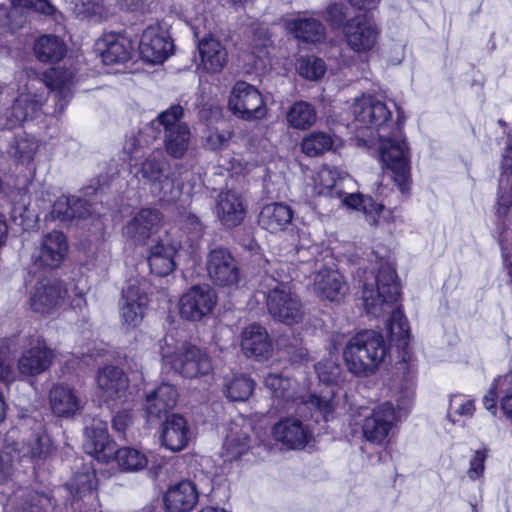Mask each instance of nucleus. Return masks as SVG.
Wrapping results in <instances>:
<instances>
[{"label": "nucleus", "mask_w": 512, "mask_h": 512, "mask_svg": "<svg viewBox=\"0 0 512 512\" xmlns=\"http://www.w3.org/2000/svg\"><path fill=\"white\" fill-rule=\"evenodd\" d=\"M148 288L146 280L133 279L123 289L120 309L126 329H135L142 323L149 303Z\"/></svg>", "instance_id": "6e6552de"}, {"label": "nucleus", "mask_w": 512, "mask_h": 512, "mask_svg": "<svg viewBox=\"0 0 512 512\" xmlns=\"http://www.w3.org/2000/svg\"><path fill=\"white\" fill-rule=\"evenodd\" d=\"M181 229L188 234L192 240L200 239L205 231V225L195 214H187L181 220Z\"/></svg>", "instance_id": "864d4df0"}, {"label": "nucleus", "mask_w": 512, "mask_h": 512, "mask_svg": "<svg viewBox=\"0 0 512 512\" xmlns=\"http://www.w3.org/2000/svg\"><path fill=\"white\" fill-rule=\"evenodd\" d=\"M241 348L247 357L260 361L268 359L272 354V342L266 329L255 323L243 329Z\"/></svg>", "instance_id": "393cba45"}, {"label": "nucleus", "mask_w": 512, "mask_h": 512, "mask_svg": "<svg viewBox=\"0 0 512 512\" xmlns=\"http://www.w3.org/2000/svg\"><path fill=\"white\" fill-rule=\"evenodd\" d=\"M273 436L287 449L303 448L311 438V432L297 418L280 420L273 427Z\"/></svg>", "instance_id": "a878e982"}, {"label": "nucleus", "mask_w": 512, "mask_h": 512, "mask_svg": "<svg viewBox=\"0 0 512 512\" xmlns=\"http://www.w3.org/2000/svg\"><path fill=\"white\" fill-rule=\"evenodd\" d=\"M297 70L300 76L308 80H317L325 74L326 65L321 58L306 56L298 60Z\"/></svg>", "instance_id": "de8ad7c7"}, {"label": "nucleus", "mask_w": 512, "mask_h": 512, "mask_svg": "<svg viewBox=\"0 0 512 512\" xmlns=\"http://www.w3.org/2000/svg\"><path fill=\"white\" fill-rule=\"evenodd\" d=\"M163 226V215L157 209L139 210L124 227V234L135 244L146 242Z\"/></svg>", "instance_id": "dca6fc26"}, {"label": "nucleus", "mask_w": 512, "mask_h": 512, "mask_svg": "<svg viewBox=\"0 0 512 512\" xmlns=\"http://www.w3.org/2000/svg\"><path fill=\"white\" fill-rule=\"evenodd\" d=\"M205 269L208 278L217 286L232 287L240 281L237 262L226 248L211 249L206 256Z\"/></svg>", "instance_id": "f8f14e48"}, {"label": "nucleus", "mask_w": 512, "mask_h": 512, "mask_svg": "<svg viewBox=\"0 0 512 512\" xmlns=\"http://www.w3.org/2000/svg\"><path fill=\"white\" fill-rule=\"evenodd\" d=\"M255 383L252 379L239 375L225 384V394L231 401H246L252 394Z\"/></svg>", "instance_id": "a18cd8bd"}, {"label": "nucleus", "mask_w": 512, "mask_h": 512, "mask_svg": "<svg viewBox=\"0 0 512 512\" xmlns=\"http://www.w3.org/2000/svg\"><path fill=\"white\" fill-rule=\"evenodd\" d=\"M162 360L164 365L186 378L207 375L212 370L208 353L189 343H183L174 349L162 348Z\"/></svg>", "instance_id": "423d86ee"}, {"label": "nucleus", "mask_w": 512, "mask_h": 512, "mask_svg": "<svg viewBox=\"0 0 512 512\" xmlns=\"http://www.w3.org/2000/svg\"><path fill=\"white\" fill-rule=\"evenodd\" d=\"M89 213L87 202L76 194H61L55 201L51 217L60 221L83 218Z\"/></svg>", "instance_id": "f704fd0d"}, {"label": "nucleus", "mask_w": 512, "mask_h": 512, "mask_svg": "<svg viewBox=\"0 0 512 512\" xmlns=\"http://www.w3.org/2000/svg\"><path fill=\"white\" fill-rule=\"evenodd\" d=\"M50 406L58 417H71L80 412L86 403L77 390L66 384L54 385L49 393Z\"/></svg>", "instance_id": "4be33fe9"}, {"label": "nucleus", "mask_w": 512, "mask_h": 512, "mask_svg": "<svg viewBox=\"0 0 512 512\" xmlns=\"http://www.w3.org/2000/svg\"><path fill=\"white\" fill-rule=\"evenodd\" d=\"M97 385L106 401H123L126 399L128 378L117 367L107 366L101 369L97 375Z\"/></svg>", "instance_id": "cd10ccee"}, {"label": "nucleus", "mask_w": 512, "mask_h": 512, "mask_svg": "<svg viewBox=\"0 0 512 512\" xmlns=\"http://www.w3.org/2000/svg\"><path fill=\"white\" fill-rule=\"evenodd\" d=\"M250 447V437L247 431L235 426L230 429L224 442L228 460H237Z\"/></svg>", "instance_id": "79ce46f5"}, {"label": "nucleus", "mask_w": 512, "mask_h": 512, "mask_svg": "<svg viewBox=\"0 0 512 512\" xmlns=\"http://www.w3.org/2000/svg\"><path fill=\"white\" fill-rule=\"evenodd\" d=\"M228 105L234 115L247 121L262 119L267 114V107L260 91L244 81L234 85Z\"/></svg>", "instance_id": "9d476101"}, {"label": "nucleus", "mask_w": 512, "mask_h": 512, "mask_svg": "<svg viewBox=\"0 0 512 512\" xmlns=\"http://www.w3.org/2000/svg\"><path fill=\"white\" fill-rule=\"evenodd\" d=\"M380 158L391 171L394 182L401 192L410 189V158L406 141L400 131L392 137L379 133Z\"/></svg>", "instance_id": "0eeeda50"}, {"label": "nucleus", "mask_w": 512, "mask_h": 512, "mask_svg": "<svg viewBox=\"0 0 512 512\" xmlns=\"http://www.w3.org/2000/svg\"><path fill=\"white\" fill-rule=\"evenodd\" d=\"M266 295L269 314L274 320L286 325L297 324L304 316L299 297L293 293L287 283L278 282L273 277H265L261 283Z\"/></svg>", "instance_id": "39448f33"}, {"label": "nucleus", "mask_w": 512, "mask_h": 512, "mask_svg": "<svg viewBox=\"0 0 512 512\" xmlns=\"http://www.w3.org/2000/svg\"><path fill=\"white\" fill-rule=\"evenodd\" d=\"M287 27L297 39L307 43H320L326 37L325 26L314 17L294 18L288 21Z\"/></svg>", "instance_id": "72a5a7b5"}, {"label": "nucleus", "mask_w": 512, "mask_h": 512, "mask_svg": "<svg viewBox=\"0 0 512 512\" xmlns=\"http://www.w3.org/2000/svg\"><path fill=\"white\" fill-rule=\"evenodd\" d=\"M474 411H475L474 402L472 400H468V401L460 404L456 408L455 413H457L460 416L471 417V416H473Z\"/></svg>", "instance_id": "338daca9"}, {"label": "nucleus", "mask_w": 512, "mask_h": 512, "mask_svg": "<svg viewBox=\"0 0 512 512\" xmlns=\"http://www.w3.org/2000/svg\"><path fill=\"white\" fill-rule=\"evenodd\" d=\"M90 188L93 189L94 192H98L100 190H104L108 187V176L100 175L97 179L92 180Z\"/></svg>", "instance_id": "774afa93"}, {"label": "nucleus", "mask_w": 512, "mask_h": 512, "mask_svg": "<svg viewBox=\"0 0 512 512\" xmlns=\"http://www.w3.org/2000/svg\"><path fill=\"white\" fill-rule=\"evenodd\" d=\"M173 43L158 26L147 27L139 41V52L148 63H162L172 53Z\"/></svg>", "instance_id": "aec40b11"}, {"label": "nucleus", "mask_w": 512, "mask_h": 512, "mask_svg": "<svg viewBox=\"0 0 512 512\" xmlns=\"http://www.w3.org/2000/svg\"><path fill=\"white\" fill-rule=\"evenodd\" d=\"M132 423V415L129 411H120L118 412L113 420H112V427L115 431L119 433H123L126 428Z\"/></svg>", "instance_id": "0e129e2a"}, {"label": "nucleus", "mask_w": 512, "mask_h": 512, "mask_svg": "<svg viewBox=\"0 0 512 512\" xmlns=\"http://www.w3.org/2000/svg\"><path fill=\"white\" fill-rule=\"evenodd\" d=\"M340 181L337 179V172L328 168L321 169L315 179V182L319 185L318 192L331 191L333 189H336V192H342V189L339 188Z\"/></svg>", "instance_id": "5fc2aeb1"}, {"label": "nucleus", "mask_w": 512, "mask_h": 512, "mask_svg": "<svg viewBox=\"0 0 512 512\" xmlns=\"http://www.w3.org/2000/svg\"><path fill=\"white\" fill-rule=\"evenodd\" d=\"M315 370L319 380L326 384V386L320 391L319 395H311L309 402L327 418L330 413L334 412L339 402L337 398L338 392L335 390V387L330 386V384L338 379L340 367L335 361L328 359L318 362L315 365Z\"/></svg>", "instance_id": "4468645a"}, {"label": "nucleus", "mask_w": 512, "mask_h": 512, "mask_svg": "<svg viewBox=\"0 0 512 512\" xmlns=\"http://www.w3.org/2000/svg\"><path fill=\"white\" fill-rule=\"evenodd\" d=\"M55 351L50 348L46 340L40 335H31L23 349L17 363L21 376L35 377L46 372L55 359Z\"/></svg>", "instance_id": "1a4fd4ad"}, {"label": "nucleus", "mask_w": 512, "mask_h": 512, "mask_svg": "<svg viewBox=\"0 0 512 512\" xmlns=\"http://www.w3.org/2000/svg\"><path fill=\"white\" fill-rule=\"evenodd\" d=\"M216 215L227 228L239 226L246 216V206L240 194H219Z\"/></svg>", "instance_id": "2f4dec72"}, {"label": "nucleus", "mask_w": 512, "mask_h": 512, "mask_svg": "<svg viewBox=\"0 0 512 512\" xmlns=\"http://www.w3.org/2000/svg\"><path fill=\"white\" fill-rule=\"evenodd\" d=\"M180 243L171 240L166 234L150 248L148 264L153 274L163 277L174 271L176 267L175 256Z\"/></svg>", "instance_id": "412c9836"}, {"label": "nucleus", "mask_w": 512, "mask_h": 512, "mask_svg": "<svg viewBox=\"0 0 512 512\" xmlns=\"http://www.w3.org/2000/svg\"><path fill=\"white\" fill-rule=\"evenodd\" d=\"M76 11L78 16L82 18H93L100 14L101 6L95 2L81 0V3L76 4Z\"/></svg>", "instance_id": "680f3d73"}, {"label": "nucleus", "mask_w": 512, "mask_h": 512, "mask_svg": "<svg viewBox=\"0 0 512 512\" xmlns=\"http://www.w3.org/2000/svg\"><path fill=\"white\" fill-rule=\"evenodd\" d=\"M397 412L390 402L375 407L363 420L362 435L370 443L382 445L397 421Z\"/></svg>", "instance_id": "ddd939ff"}, {"label": "nucleus", "mask_w": 512, "mask_h": 512, "mask_svg": "<svg viewBox=\"0 0 512 512\" xmlns=\"http://www.w3.org/2000/svg\"><path fill=\"white\" fill-rule=\"evenodd\" d=\"M498 394H501L499 391V387L497 384V379L494 380L491 388L487 392V394L483 397V404L485 408L490 411L492 414L496 413L497 409V398Z\"/></svg>", "instance_id": "e2e57ef3"}, {"label": "nucleus", "mask_w": 512, "mask_h": 512, "mask_svg": "<svg viewBox=\"0 0 512 512\" xmlns=\"http://www.w3.org/2000/svg\"><path fill=\"white\" fill-rule=\"evenodd\" d=\"M487 453L484 450L475 451L474 455L470 460V466L467 471V475L471 480H477L481 478L485 471V461Z\"/></svg>", "instance_id": "bf43d9fd"}, {"label": "nucleus", "mask_w": 512, "mask_h": 512, "mask_svg": "<svg viewBox=\"0 0 512 512\" xmlns=\"http://www.w3.org/2000/svg\"><path fill=\"white\" fill-rule=\"evenodd\" d=\"M11 472V458L8 454H0V482L5 480Z\"/></svg>", "instance_id": "69168bd1"}, {"label": "nucleus", "mask_w": 512, "mask_h": 512, "mask_svg": "<svg viewBox=\"0 0 512 512\" xmlns=\"http://www.w3.org/2000/svg\"><path fill=\"white\" fill-rule=\"evenodd\" d=\"M388 354L383 335L375 330H363L345 345L343 357L348 370L357 376L376 372Z\"/></svg>", "instance_id": "7ed1b4c3"}, {"label": "nucleus", "mask_w": 512, "mask_h": 512, "mask_svg": "<svg viewBox=\"0 0 512 512\" xmlns=\"http://www.w3.org/2000/svg\"><path fill=\"white\" fill-rule=\"evenodd\" d=\"M74 77L71 69H53L47 82L35 72H26V82L19 88L18 97L1 118L2 130L20 128L25 121L40 115L50 90L55 91L62 111L72 96Z\"/></svg>", "instance_id": "f257e3e1"}, {"label": "nucleus", "mask_w": 512, "mask_h": 512, "mask_svg": "<svg viewBox=\"0 0 512 512\" xmlns=\"http://www.w3.org/2000/svg\"><path fill=\"white\" fill-rule=\"evenodd\" d=\"M183 118L184 108L180 104H173L150 123L152 127L162 128L165 151L174 159H182L191 144V130Z\"/></svg>", "instance_id": "20e7f679"}, {"label": "nucleus", "mask_w": 512, "mask_h": 512, "mask_svg": "<svg viewBox=\"0 0 512 512\" xmlns=\"http://www.w3.org/2000/svg\"><path fill=\"white\" fill-rule=\"evenodd\" d=\"M68 253V241L60 231H52L43 236L38 250L34 253L35 264L40 267L57 268Z\"/></svg>", "instance_id": "6ab92c4d"}, {"label": "nucleus", "mask_w": 512, "mask_h": 512, "mask_svg": "<svg viewBox=\"0 0 512 512\" xmlns=\"http://www.w3.org/2000/svg\"><path fill=\"white\" fill-rule=\"evenodd\" d=\"M347 45L357 53L370 51L377 43L379 29L377 25L365 18L355 17L343 28Z\"/></svg>", "instance_id": "f3484780"}, {"label": "nucleus", "mask_w": 512, "mask_h": 512, "mask_svg": "<svg viewBox=\"0 0 512 512\" xmlns=\"http://www.w3.org/2000/svg\"><path fill=\"white\" fill-rule=\"evenodd\" d=\"M198 50L203 68L210 73L222 70L227 62V51L219 40L209 37L202 39Z\"/></svg>", "instance_id": "e433bc0d"}, {"label": "nucleus", "mask_w": 512, "mask_h": 512, "mask_svg": "<svg viewBox=\"0 0 512 512\" xmlns=\"http://www.w3.org/2000/svg\"><path fill=\"white\" fill-rule=\"evenodd\" d=\"M198 501L196 486L191 481H182L172 486L164 496L168 512H189Z\"/></svg>", "instance_id": "c756f323"}, {"label": "nucleus", "mask_w": 512, "mask_h": 512, "mask_svg": "<svg viewBox=\"0 0 512 512\" xmlns=\"http://www.w3.org/2000/svg\"><path fill=\"white\" fill-rule=\"evenodd\" d=\"M380 265L376 276L371 282H366L362 291L365 310L375 318L391 313L387 323L388 333L392 341L404 340L409 335L407 319L400 309L393 306L400 296V287L397 282L395 269L389 261V251L379 255Z\"/></svg>", "instance_id": "f03ea898"}, {"label": "nucleus", "mask_w": 512, "mask_h": 512, "mask_svg": "<svg viewBox=\"0 0 512 512\" xmlns=\"http://www.w3.org/2000/svg\"><path fill=\"white\" fill-rule=\"evenodd\" d=\"M232 136V132L228 128H209L206 136V145L211 150H219L225 148Z\"/></svg>", "instance_id": "603ef678"}, {"label": "nucleus", "mask_w": 512, "mask_h": 512, "mask_svg": "<svg viewBox=\"0 0 512 512\" xmlns=\"http://www.w3.org/2000/svg\"><path fill=\"white\" fill-rule=\"evenodd\" d=\"M500 393L503 395L500 407L505 416L512 420V372L497 378Z\"/></svg>", "instance_id": "8fccbe9b"}, {"label": "nucleus", "mask_w": 512, "mask_h": 512, "mask_svg": "<svg viewBox=\"0 0 512 512\" xmlns=\"http://www.w3.org/2000/svg\"><path fill=\"white\" fill-rule=\"evenodd\" d=\"M350 110L354 118L347 126L355 131L373 127L380 130L391 119V111L386 104L371 95L357 98Z\"/></svg>", "instance_id": "9b49d317"}, {"label": "nucleus", "mask_w": 512, "mask_h": 512, "mask_svg": "<svg viewBox=\"0 0 512 512\" xmlns=\"http://www.w3.org/2000/svg\"><path fill=\"white\" fill-rule=\"evenodd\" d=\"M116 444L110 439L104 423L94 422L86 429L85 448L97 460L109 463L115 453Z\"/></svg>", "instance_id": "bb28decb"}, {"label": "nucleus", "mask_w": 512, "mask_h": 512, "mask_svg": "<svg viewBox=\"0 0 512 512\" xmlns=\"http://www.w3.org/2000/svg\"><path fill=\"white\" fill-rule=\"evenodd\" d=\"M293 212L291 208L282 203H272L264 206L259 214V225L271 232L276 233L285 229L291 223Z\"/></svg>", "instance_id": "c9c22d12"}, {"label": "nucleus", "mask_w": 512, "mask_h": 512, "mask_svg": "<svg viewBox=\"0 0 512 512\" xmlns=\"http://www.w3.org/2000/svg\"><path fill=\"white\" fill-rule=\"evenodd\" d=\"M343 203L351 209L362 211L371 225L377 226L391 219V211L370 194H348Z\"/></svg>", "instance_id": "c85d7f7f"}, {"label": "nucleus", "mask_w": 512, "mask_h": 512, "mask_svg": "<svg viewBox=\"0 0 512 512\" xmlns=\"http://www.w3.org/2000/svg\"><path fill=\"white\" fill-rule=\"evenodd\" d=\"M346 6L343 3H332L325 10V20L332 28L338 29L344 25L346 20Z\"/></svg>", "instance_id": "6e6d98bb"}, {"label": "nucleus", "mask_w": 512, "mask_h": 512, "mask_svg": "<svg viewBox=\"0 0 512 512\" xmlns=\"http://www.w3.org/2000/svg\"><path fill=\"white\" fill-rule=\"evenodd\" d=\"M67 295V289L62 281L42 280L33 288L30 296V306L38 313H50L61 306Z\"/></svg>", "instance_id": "a211bd4d"}, {"label": "nucleus", "mask_w": 512, "mask_h": 512, "mask_svg": "<svg viewBox=\"0 0 512 512\" xmlns=\"http://www.w3.org/2000/svg\"><path fill=\"white\" fill-rule=\"evenodd\" d=\"M317 114L313 105L305 101H297L287 111L286 119L294 129L307 130L316 122Z\"/></svg>", "instance_id": "a19ab883"}, {"label": "nucleus", "mask_w": 512, "mask_h": 512, "mask_svg": "<svg viewBox=\"0 0 512 512\" xmlns=\"http://www.w3.org/2000/svg\"><path fill=\"white\" fill-rule=\"evenodd\" d=\"M13 8L10 15L17 12L34 10L45 15H51L54 7L47 0H10Z\"/></svg>", "instance_id": "3c124183"}, {"label": "nucleus", "mask_w": 512, "mask_h": 512, "mask_svg": "<svg viewBox=\"0 0 512 512\" xmlns=\"http://www.w3.org/2000/svg\"><path fill=\"white\" fill-rule=\"evenodd\" d=\"M102 61L106 65L123 63L129 60L134 49L133 42L122 34H104L96 43Z\"/></svg>", "instance_id": "b1692460"}, {"label": "nucleus", "mask_w": 512, "mask_h": 512, "mask_svg": "<svg viewBox=\"0 0 512 512\" xmlns=\"http://www.w3.org/2000/svg\"><path fill=\"white\" fill-rule=\"evenodd\" d=\"M94 478V474L88 471L77 474L71 482V487L80 497L91 494L94 489Z\"/></svg>", "instance_id": "4d7b16f0"}, {"label": "nucleus", "mask_w": 512, "mask_h": 512, "mask_svg": "<svg viewBox=\"0 0 512 512\" xmlns=\"http://www.w3.org/2000/svg\"><path fill=\"white\" fill-rule=\"evenodd\" d=\"M495 213L502 220L512 218V194H499L496 200Z\"/></svg>", "instance_id": "052dcab7"}, {"label": "nucleus", "mask_w": 512, "mask_h": 512, "mask_svg": "<svg viewBox=\"0 0 512 512\" xmlns=\"http://www.w3.org/2000/svg\"><path fill=\"white\" fill-rule=\"evenodd\" d=\"M265 386L270 390L275 398L276 407L284 408L285 404L297 401L296 387L297 383L289 378H284L280 374H268L265 378Z\"/></svg>", "instance_id": "4c0bfd02"}, {"label": "nucleus", "mask_w": 512, "mask_h": 512, "mask_svg": "<svg viewBox=\"0 0 512 512\" xmlns=\"http://www.w3.org/2000/svg\"><path fill=\"white\" fill-rule=\"evenodd\" d=\"M313 290L322 299L340 301L345 294V283L339 272L325 268L315 274Z\"/></svg>", "instance_id": "7c9ffc66"}, {"label": "nucleus", "mask_w": 512, "mask_h": 512, "mask_svg": "<svg viewBox=\"0 0 512 512\" xmlns=\"http://www.w3.org/2000/svg\"><path fill=\"white\" fill-rule=\"evenodd\" d=\"M34 52L39 61L54 63L64 57L66 46L64 42L55 35H43L35 41Z\"/></svg>", "instance_id": "ea45409f"}, {"label": "nucleus", "mask_w": 512, "mask_h": 512, "mask_svg": "<svg viewBox=\"0 0 512 512\" xmlns=\"http://www.w3.org/2000/svg\"><path fill=\"white\" fill-rule=\"evenodd\" d=\"M216 299L209 285L193 286L180 299V314L187 320H201L212 311Z\"/></svg>", "instance_id": "2eb2a0df"}, {"label": "nucleus", "mask_w": 512, "mask_h": 512, "mask_svg": "<svg viewBox=\"0 0 512 512\" xmlns=\"http://www.w3.org/2000/svg\"><path fill=\"white\" fill-rule=\"evenodd\" d=\"M167 161L161 153H153L142 163L139 173L142 179L156 183L163 176Z\"/></svg>", "instance_id": "49530a36"}, {"label": "nucleus", "mask_w": 512, "mask_h": 512, "mask_svg": "<svg viewBox=\"0 0 512 512\" xmlns=\"http://www.w3.org/2000/svg\"><path fill=\"white\" fill-rule=\"evenodd\" d=\"M499 189L502 192H512V140H509L501 162Z\"/></svg>", "instance_id": "09e8293b"}, {"label": "nucleus", "mask_w": 512, "mask_h": 512, "mask_svg": "<svg viewBox=\"0 0 512 512\" xmlns=\"http://www.w3.org/2000/svg\"><path fill=\"white\" fill-rule=\"evenodd\" d=\"M112 460H115L119 468L123 471H137L146 467L148 460L147 457L139 450L124 447L115 448Z\"/></svg>", "instance_id": "37998d69"}, {"label": "nucleus", "mask_w": 512, "mask_h": 512, "mask_svg": "<svg viewBox=\"0 0 512 512\" xmlns=\"http://www.w3.org/2000/svg\"><path fill=\"white\" fill-rule=\"evenodd\" d=\"M334 146V139L329 133L318 131L312 132L301 143V149L304 154L315 157L330 151Z\"/></svg>", "instance_id": "c03bdc74"}, {"label": "nucleus", "mask_w": 512, "mask_h": 512, "mask_svg": "<svg viewBox=\"0 0 512 512\" xmlns=\"http://www.w3.org/2000/svg\"><path fill=\"white\" fill-rule=\"evenodd\" d=\"M176 388L168 383H162L148 392L143 404L148 421H158L171 411L177 402Z\"/></svg>", "instance_id": "5701e85b"}, {"label": "nucleus", "mask_w": 512, "mask_h": 512, "mask_svg": "<svg viewBox=\"0 0 512 512\" xmlns=\"http://www.w3.org/2000/svg\"><path fill=\"white\" fill-rule=\"evenodd\" d=\"M189 437L187 421L181 415L174 414L164 422L161 440L167 449L173 452L182 450L188 444Z\"/></svg>", "instance_id": "473e14b6"}, {"label": "nucleus", "mask_w": 512, "mask_h": 512, "mask_svg": "<svg viewBox=\"0 0 512 512\" xmlns=\"http://www.w3.org/2000/svg\"><path fill=\"white\" fill-rule=\"evenodd\" d=\"M37 150L36 139L24 131H19L9 142L7 153L17 161L28 164L33 160Z\"/></svg>", "instance_id": "58836bf2"}, {"label": "nucleus", "mask_w": 512, "mask_h": 512, "mask_svg": "<svg viewBox=\"0 0 512 512\" xmlns=\"http://www.w3.org/2000/svg\"><path fill=\"white\" fill-rule=\"evenodd\" d=\"M48 438L46 436H35L23 451L24 455L31 458H42L48 454Z\"/></svg>", "instance_id": "13d9d810"}]
</instances>
